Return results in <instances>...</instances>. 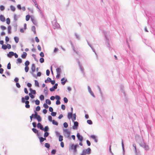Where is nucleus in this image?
Instances as JSON below:
<instances>
[{"label": "nucleus", "instance_id": "64", "mask_svg": "<svg viewBox=\"0 0 155 155\" xmlns=\"http://www.w3.org/2000/svg\"><path fill=\"white\" fill-rule=\"evenodd\" d=\"M6 46H7V48L8 49H9L11 48V46L10 44H8Z\"/></svg>", "mask_w": 155, "mask_h": 155}, {"label": "nucleus", "instance_id": "10", "mask_svg": "<svg viewBox=\"0 0 155 155\" xmlns=\"http://www.w3.org/2000/svg\"><path fill=\"white\" fill-rule=\"evenodd\" d=\"M64 132L68 135V137H69L70 135V131H68V130L66 129L65 130Z\"/></svg>", "mask_w": 155, "mask_h": 155}, {"label": "nucleus", "instance_id": "37", "mask_svg": "<svg viewBox=\"0 0 155 155\" xmlns=\"http://www.w3.org/2000/svg\"><path fill=\"white\" fill-rule=\"evenodd\" d=\"M39 61L41 63H42L44 62V59L43 58H41L40 59Z\"/></svg>", "mask_w": 155, "mask_h": 155}, {"label": "nucleus", "instance_id": "25", "mask_svg": "<svg viewBox=\"0 0 155 155\" xmlns=\"http://www.w3.org/2000/svg\"><path fill=\"white\" fill-rule=\"evenodd\" d=\"M45 146L46 147L48 148H49L50 147V144L48 143H45Z\"/></svg>", "mask_w": 155, "mask_h": 155}, {"label": "nucleus", "instance_id": "4", "mask_svg": "<svg viewBox=\"0 0 155 155\" xmlns=\"http://www.w3.org/2000/svg\"><path fill=\"white\" fill-rule=\"evenodd\" d=\"M37 127L38 128H40L42 130H44V128L42 125L40 123H38L37 124Z\"/></svg>", "mask_w": 155, "mask_h": 155}, {"label": "nucleus", "instance_id": "44", "mask_svg": "<svg viewBox=\"0 0 155 155\" xmlns=\"http://www.w3.org/2000/svg\"><path fill=\"white\" fill-rule=\"evenodd\" d=\"M29 95L30 97L32 98H33L35 97V96L32 95L31 93H29Z\"/></svg>", "mask_w": 155, "mask_h": 155}, {"label": "nucleus", "instance_id": "19", "mask_svg": "<svg viewBox=\"0 0 155 155\" xmlns=\"http://www.w3.org/2000/svg\"><path fill=\"white\" fill-rule=\"evenodd\" d=\"M31 30L34 33H36L35 27V26H33L31 27Z\"/></svg>", "mask_w": 155, "mask_h": 155}, {"label": "nucleus", "instance_id": "29", "mask_svg": "<svg viewBox=\"0 0 155 155\" xmlns=\"http://www.w3.org/2000/svg\"><path fill=\"white\" fill-rule=\"evenodd\" d=\"M29 68L28 66H25V71L26 72L28 71Z\"/></svg>", "mask_w": 155, "mask_h": 155}, {"label": "nucleus", "instance_id": "59", "mask_svg": "<svg viewBox=\"0 0 155 155\" xmlns=\"http://www.w3.org/2000/svg\"><path fill=\"white\" fill-rule=\"evenodd\" d=\"M38 49L39 51H41V48L40 46L38 45L37 46Z\"/></svg>", "mask_w": 155, "mask_h": 155}, {"label": "nucleus", "instance_id": "47", "mask_svg": "<svg viewBox=\"0 0 155 155\" xmlns=\"http://www.w3.org/2000/svg\"><path fill=\"white\" fill-rule=\"evenodd\" d=\"M11 68V65L10 63L8 64L7 65V68L8 69H10Z\"/></svg>", "mask_w": 155, "mask_h": 155}, {"label": "nucleus", "instance_id": "63", "mask_svg": "<svg viewBox=\"0 0 155 155\" xmlns=\"http://www.w3.org/2000/svg\"><path fill=\"white\" fill-rule=\"evenodd\" d=\"M57 86H58V84H56L54 85L53 86V87L54 88V89H56L57 88Z\"/></svg>", "mask_w": 155, "mask_h": 155}, {"label": "nucleus", "instance_id": "57", "mask_svg": "<svg viewBox=\"0 0 155 155\" xmlns=\"http://www.w3.org/2000/svg\"><path fill=\"white\" fill-rule=\"evenodd\" d=\"M56 150H53L51 152V153L53 154H55L56 153Z\"/></svg>", "mask_w": 155, "mask_h": 155}, {"label": "nucleus", "instance_id": "42", "mask_svg": "<svg viewBox=\"0 0 155 155\" xmlns=\"http://www.w3.org/2000/svg\"><path fill=\"white\" fill-rule=\"evenodd\" d=\"M87 123L89 124H92V121L91 120H88L87 121Z\"/></svg>", "mask_w": 155, "mask_h": 155}, {"label": "nucleus", "instance_id": "30", "mask_svg": "<svg viewBox=\"0 0 155 155\" xmlns=\"http://www.w3.org/2000/svg\"><path fill=\"white\" fill-rule=\"evenodd\" d=\"M73 119H72V120L73 121H74V120H75L76 119V115L75 114H74L73 115Z\"/></svg>", "mask_w": 155, "mask_h": 155}, {"label": "nucleus", "instance_id": "49", "mask_svg": "<svg viewBox=\"0 0 155 155\" xmlns=\"http://www.w3.org/2000/svg\"><path fill=\"white\" fill-rule=\"evenodd\" d=\"M64 101L65 103H66L68 102V100L66 97H65L64 98Z\"/></svg>", "mask_w": 155, "mask_h": 155}, {"label": "nucleus", "instance_id": "51", "mask_svg": "<svg viewBox=\"0 0 155 155\" xmlns=\"http://www.w3.org/2000/svg\"><path fill=\"white\" fill-rule=\"evenodd\" d=\"M46 74L47 76H49L50 74V72L49 70H47L46 71Z\"/></svg>", "mask_w": 155, "mask_h": 155}, {"label": "nucleus", "instance_id": "28", "mask_svg": "<svg viewBox=\"0 0 155 155\" xmlns=\"http://www.w3.org/2000/svg\"><path fill=\"white\" fill-rule=\"evenodd\" d=\"M30 18V16L29 15H27L26 16V21H28Z\"/></svg>", "mask_w": 155, "mask_h": 155}, {"label": "nucleus", "instance_id": "1", "mask_svg": "<svg viewBox=\"0 0 155 155\" xmlns=\"http://www.w3.org/2000/svg\"><path fill=\"white\" fill-rule=\"evenodd\" d=\"M91 150L90 148L84 150L83 151L81 155H86V154H89L91 153Z\"/></svg>", "mask_w": 155, "mask_h": 155}, {"label": "nucleus", "instance_id": "9", "mask_svg": "<svg viewBox=\"0 0 155 155\" xmlns=\"http://www.w3.org/2000/svg\"><path fill=\"white\" fill-rule=\"evenodd\" d=\"M72 112H69L68 114V119H70L72 117Z\"/></svg>", "mask_w": 155, "mask_h": 155}, {"label": "nucleus", "instance_id": "16", "mask_svg": "<svg viewBox=\"0 0 155 155\" xmlns=\"http://www.w3.org/2000/svg\"><path fill=\"white\" fill-rule=\"evenodd\" d=\"M44 92L45 94H47L48 92V90L47 87H45L44 90Z\"/></svg>", "mask_w": 155, "mask_h": 155}, {"label": "nucleus", "instance_id": "40", "mask_svg": "<svg viewBox=\"0 0 155 155\" xmlns=\"http://www.w3.org/2000/svg\"><path fill=\"white\" fill-rule=\"evenodd\" d=\"M22 62V60L20 58H18L17 59V63H21Z\"/></svg>", "mask_w": 155, "mask_h": 155}, {"label": "nucleus", "instance_id": "48", "mask_svg": "<svg viewBox=\"0 0 155 155\" xmlns=\"http://www.w3.org/2000/svg\"><path fill=\"white\" fill-rule=\"evenodd\" d=\"M44 107L45 108H48V106L47 104H44L43 105Z\"/></svg>", "mask_w": 155, "mask_h": 155}, {"label": "nucleus", "instance_id": "36", "mask_svg": "<svg viewBox=\"0 0 155 155\" xmlns=\"http://www.w3.org/2000/svg\"><path fill=\"white\" fill-rule=\"evenodd\" d=\"M2 48L4 49V50H5L7 49V46L5 45H3L2 46Z\"/></svg>", "mask_w": 155, "mask_h": 155}, {"label": "nucleus", "instance_id": "12", "mask_svg": "<svg viewBox=\"0 0 155 155\" xmlns=\"http://www.w3.org/2000/svg\"><path fill=\"white\" fill-rule=\"evenodd\" d=\"M36 118L37 120L39 122H41V117L39 115H38V116Z\"/></svg>", "mask_w": 155, "mask_h": 155}, {"label": "nucleus", "instance_id": "58", "mask_svg": "<svg viewBox=\"0 0 155 155\" xmlns=\"http://www.w3.org/2000/svg\"><path fill=\"white\" fill-rule=\"evenodd\" d=\"M48 119L50 121H52V117L50 116H49L48 117Z\"/></svg>", "mask_w": 155, "mask_h": 155}, {"label": "nucleus", "instance_id": "38", "mask_svg": "<svg viewBox=\"0 0 155 155\" xmlns=\"http://www.w3.org/2000/svg\"><path fill=\"white\" fill-rule=\"evenodd\" d=\"M35 102L36 104L37 105H38L39 104L40 101L38 100L37 99L36 100H35Z\"/></svg>", "mask_w": 155, "mask_h": 155}, {"label": "nucleus", "instance_id": "54", "mask_svg": "<svg viewBox=\"0 0 155 155\" xmlns=\"http://www.w3.org/2000/svg\"><path fill=\"white\" fill-rule=\"evenodd\" d=\"M40 56L42 57H43L44 56V54L43 52H41L40 54Z\"/></svg>", "mask_w": 155, "mask_h": 155}, {"label": "nucleus", "instance_id": "18", "mask_svg": "<svg viewBox=\"0 0 155 155\" xmlns=\"http://www.w3.org/2000/svg\"><path fill=\"white\" fill-rule=\"evenodd\" d=\"M51 79L50 78L48 77L47 78V80L45 81V82L46 83H47L48 82H50L51 81Z\"/></svg>", "mask_w": 155, "mask_h": 155}, {"label": "nucleus", "instance_id": "61", "mask_svg": "<svg viewBox=\"0 0 155 155\" xmlns=\"http://www.w3.org/2000/svg\"><path fill=\"white\" fill-rule=\"evenodd\" d=\"M24 92H25V93H26V94H28V92L27 91V88H24Z\"/></svg>", "mask_w": 155, "mask_h": 155}, {"label": "nucleus", "instance_id": "45", "mask_svg": "<svg viewBox=\"0 0 155 155\" xmlns=\"http://www.w3.org/2000/svg\"><path fill=\"white\" fill-rule=\"evenodd\" d=\"M0 9L1 11H2L5 9V7L3 5H1L0 6Z\"/></svg>", "mask_w": 155, "mask_h": 155}, {"label": "nucleus", "instance_id": "27", "mask_svg": "<svg viewBox=\"0 0 155 155\" xmlns=\"http://www.w3.org/2000/svg\"><path fill=\"white\" fill-rule=\"evenodd\" d=\"M39 98H40V100L41 101H43V100H44V97L42 95H40L39 97Z\"/></svg>", "mask_w": 155, "mask_h": 155}, {"label": "nucleus", "instance_id": "60", "mask_svg": "<svg viewBox=\"0 0 155 155\" xmlns=\"http://www.w3.org/2000/svg\"><path fill=\"white\" fill-rule=\"evenodd\" d=\"M60 145L62 147H64V143L63 142H61L60 143Z\"/></svg>", "mask_w": 155, "mask_h": 155}, {"label": "nucleus", "instance_id": "56", "mask_svg": "<svg viewBox=\"0 0 155 155\" xmlns=\"http://www.w3.org/2000/svg\"><path fill=\"white\" fill-rule=\"evenodd\" d=\"M1 28L2 30H5L6 29L5 27L3 25L1 26Z\"/></svg>", "mask_w": 155, "mask_h": 155}, {"label": "nucleus", "instance_id": "2", "mask_svg": "<svg viewBox=\"0 0 155 155\" xmlns=\"http://www.w3.org/2000/svg\"><path fill=\"white\" fill-rule=\"evenodd\" d=\"M78 125V123L77 121L74 122V125L73 126V128L74 129H77Z\"/></svg>", "mask_w": 155, "mask_h": 155}, {"label": "nucleus", "instance_id": "15", "mask_svg": "<svg viewBox=\"0 0 155 155\" xmlns=\"http://www.w3.org/2000/svg\"><path fill=\"white\" fill-rule=\"evenodd\" d=\"M57 74H60L61 69L60 68H58L56 69Z\"/></svg>", "mask_w": 155, "mask_h": 155}, {"label": "nucleus", "instance_id": "55", "mask_svg": "<svg viewBox=\"0 0 155 155\" xmlns=\"http://www.w3.org/2000/svg\"><path fill=\"white\" fill-rule=\"evenodd\" d=\"M61 108L63 110H64L65 109V106L63 104H62L61 106Z\"/></svg>", "mask_w": 155, "mask_h": 155}, {"label": "nucleus", "instance_id": "31", "mask_svg": "<svg viewBox=\"0 0 155 155\" xmlns=\"http://www.w3.org/2000/svg\"><path fill=\"white\" fill-rule=\"evenodd\" d=\"M10 23V20L9 18H7L6 19V23L9 25Z\"/></svg>", "mask_w": 155, "mask_h": 155}, {"label": "nucleus", "instance_id": "23", "mask_svg": "<svg viewBox=\"0 0 155 155\" xmlns=\"http://www.w3.org/2000/svg\"><path fill=\"white\" fill-rule=\"evenodd\" d=\"M63 140V137L62 136L60 135L59 137V140L60 141H62Z\"/></svg>", "mask_w": 155, "mask_h": 155}, {"label": "nucleus", "instance_id": "35", "mask_svg": "<svg viewBox=\"0 0 155 155\" xmlns=\"http://www.w3.org/2000/svg\"><path fill=\"white\" fill-rule=\"evenodd\" d=\"M29 63H30L28 61H26L25 63V66H28L29 65Z\"/></svg>", "mask_w": 155, "mask_h": 155}, {"label": "nucleus", "instance_id": "53", "mask_svg": "<svg viewBox=\"0 0 155 155\" xmlns=\"http://www.w3.org/2000/svg\"><path fill=\"white\" fill-rule=\"evenodd\" d=\"M55 98L57 100H59L61 98L60 96L57 95L55 96Z\"/></svg>", "mask_w": 155, "mask_h": 155}, {"label": "nucleus", "instance_id": "6", "mask_svg": "<svg viewBox=\"0 0 155 155\" xmlns=\"http://www.w3.org/2000/svg\"><path fill=\"white\" fill-rule=\"evenodd\" d=\"M31 70L33 72H34L35 71V64H32L31 67Z\"/></svg>", "mask_w": 155, "mask_h": 155}, {"label": "nucleus", "instance_id": "22", "mask_svg": "<svg viewBox=\"0 0 155 155\" xmlns=\"http://www.w3.org/2000/svg\"><path fill=\"white\" fill-rule=\"evenodd\" d=\"M46 102L49 105L51 103V101L49 99H47L46 100Z\"/></svg>", "mask_w": 155, "mask_h": 155}, {"label": "nucleus", "instance_id": "5", "mask_svg": "<svg viewBox=\"0 0 155 155\" xmlns=\"http://www.w3.org/2000/svg\"><path fill=\"white\" fill-rule=\"evenodd\" d=\"M5 17L2 15H0V20L2 22H4L5 21Z\"/></svg>", "mask_w": 155, "mask_h": 155}, {"label": "nucleus", "instance_id": "17", "mask_svg": "<svg viewBox=\"0 0 155 155\" xmlns=\"http://www.w3.org/2000/svg\"><path fill=\"white\" fill-rule=\"evenodd\" d=\"M31 21H32V22L35 25L36 24V21L35 20L34 18L32 17H31Z\"/></svg>", "mask_w": 155, "mask_h": 155}, {"label": "nucleus", "instance_id": "21", "mask_svg": "<svg viewBox=\"0 0 155 155\" xmlns=\"http://www.w3.org/2000/svg\"><path fill=\"white\" fill-rule=\"evenodd\" d=\"M52 124H54V125H58V123L56 121H55L54 120H52Z\"/></svg>", "mask_w": 155, "mask_h": 155}, {"label": "nucleus", "instance_id": "24", "mask_svg": "<svg viewBox=\"0 0 155 155\" xmlns=\"http://www.w3.org/2000/svg\"><path fill=\"white\" fill-rule=\"evenodd\" d=\"M10 8L12 11H14L15 10V7L12 5L10 6Z\"/></svg>", "mask_w": 155, "mask_h": 155}, {"label": "nucleus", "instance_id": "39", "mask_svg": "<svg viewBox=\"0 0 155 155\" xmlns=\"http://www.w3.org/2000/svg\"><path fill=\"white\" fill-rule=\"evenodd\" d=\"M48 135H49L48 133L46 132H45V133L44 134V136L45 137H47L48 136Z\"/></svg>", "mask_w": 155, "mask_h": 155}, {"label": "nucleus", "instance_id": "52", "mask_svg": "<svg viewBox=\"0 0 155 155\" xmlns=\"http://www.w3.org/2000/svg\"><path fill=\"white\" fill-rule=\"evenodd\" d=\"M35 41L37 43H38L39 42V39L38 38V37H35Z\"/></svg>", "mask_w": 155, "mask_h": 155}, {"label": "nucleus", "instance_id": "14", "mask_svg": "<svg viewBox=\"0 0 155 155\" xmlns=\"http://www.w3.org/2000/svg\"><path fill=\"white\" fill-rule=\"evenodd\" d=\"M14 39L16 43H18L19 41V39L18 37H15L14 38Z\"/></svg>", "mask_w": 155, "mask_h": 155}, {"label": "nucleus", "instance_id": "8", "mask_svg": "<svg viewBox=\"0 0 155 155\" xmlns=\"http://www.w3.org/2000/svg\"><path fill=\"white\" fill-rule=\"evenodd\" d=\"M61 84L63 85H64L67 81V80L65 79L64 78H63L61 79Z\"/></svg>", "mask_w": 155, "mask_h": 155}, {"label": "nucleus", "instance_id": "11", "mask_svg": "<svg viewBox=\"0 0 155 155\" xmlns=\"http://www.w3.org/2000/svg\"><path fill=\"white\" fill-rule=\"evenodd\" d=\"M14 53L13 52L11 51L9 52L8 54V56L9 57H11L12 56H13L14 55Z\"/></svg>", "mask_w": 155, "mask_h": 155}, {"label": "nucleus", "instance_id": "26", "mask_svg": "<svg viewBox=\"0 0 155 155\" xmlns=\"http://www.w3.org/2000/svg\"><path fill=\"white\" fill-rule=\"evenodd\" d=\"M49 130L48 127V126H45L44 128V130L45 132L48 131Z\"/></svg>", "mask_w": 155, "mask_h": 155}, {"label": "nucleus", "instance_id": "62", "mask_svg": "<svg viewBox=\"0 0 155 155\" xmlns=\"http://www.w3.org/2000/svg\"><path fill=\"white\" fill-rule=\"evenodd\" d=\"M44 141L43 140V138L42 137H41L40 138V142L41 143Z\"/></svg>", "mask_w": 155, "mask_h": 155}, {"label": "nucleus", "instance_id": "50", "mask_svg": "<svg viewBox=\"0 0 155 155\" xmlns=\"http://www.w3.org/2000/svg\"><path fill=\"white\" fill-rule=\"evenodd\" d=\"M56 113L55 112H52L51 115L53 116H55L56 115Z\"/></svg>", "mask_w": 155, "mask_h": 155}, {"label": "nucleus", "instance_id": "3", "mask_svg": "<svg viewBox=\"0 0 155 155\" xmlns=\"http://www.w3.org/2000/svg\"><path fill=\"white\" fill-rule=\"evenodd\" d=\"M77 136L78 140H79L81 142L83 140V137L82 136H81L79 133H77Z\"/></svg>", "mask_w": 155, "mask_h": 155}, {"label": "nucleus", "instance_id": "46", "mask_svg": "<svg viewBox=\"0 0 155 155\" xmlns=\"http://www.w3.org/2000/svg\"><path fill=\"white\" fill-rule=\"evenodd\" d=\"M40 110V107L39 106H38L36 108V111H39Z\"/></svg>", "mask_w": 155, "mask_h": 155}, {"label": "nucleus", "instance_id": "20", "mask_svg": "<svg viewBox=\"0 0 155 155\" xmlns=\"http://www.w3.org/2000/svg\"><path fill=\"white\" fill-rule=\"evenodd\" d=\"M32 130L35 133L38 134V131L36 129L33 128L32 129Z\"/></svg>", "mask_w": 155, "mask_h": 155}, {"label": "nucleus", "instance_id": "33", "mask_svg": "<svg viewBox=\"0 0 155 155\" xmlns=\"http://www.w3.org/2000/svg\"><path fill=\"white\" fill-rule=\"evenodd\" d=\"M11 27L10 26H9L8 27V34L11 33Z\"/></svg>", "mask_w": 155, "mask_h": 155}, {"label": "nucleus", "instance_id": "34", "mask_svg": "<svg viewBox=\"0 0 155 155\" xmlns=\"http://www.w3.org/2000/svg\"><path fill=\"white\" fill-rule=\"evenodd\" d=\"M89 92L91 94L92 96H93V97H94V94L92 92V91H91V89H90V88L89 89Z\"/></svg>", "mask_w": 155, "mask_h": 155}, {"label": "nucleus", "instance_id": "41", "mask_svg": "<svg viewBox=\"0 0 155 155\" xmlns=\"http://www.w3.org/2000/svg\"><path fill=\"white\" fill-rule=\"evenodd\" d=\"M31 91V93L32 94H36V91L35 90H32L30 89Z\"/></svg>", "mask_w": 155, "mask_h": 155}, {"label": "nucleus", "instance_id": "7", "mask_svg": "<svg viewBox=\"0 0 155 155\" xmlns=\"http://www.w3.org/2000/svg\"><path fill=\"white\" fill-rule=\"evenodd\" d=\"M27 55V54L25 52H23V54H22L21 56V58L23 59H25Z\"/></svg>", "mask_w": 155, "mask_h": 155}, {"label": "nucleus", "instance_id": "13", "mask_svg": "<svg viewBox=\"0 0 155 155\" xmlns=\"http://www.w3.org/2000/svg\"><path fill=\"white\" fill-rule=\"evenodd\" d=\"M32 115L35 118H36L37 117V116H38V115L37 113L35 111V114H32Z\"/></svg>", "mask_w": 155, "mask_h": 155}, {"label": "nucleus", "instance_id": "43", "mask_svg": "<svg viewBox=\"0 0 155 155\" xmlns=\"http://www.w3.org/2000/svg\"><path fill=\"white\" fill-rule=\"evenodd\" d=\"M63 125H64V127L65 128L67 127L68 126V124L66 122L64 123Z\"/></svg>", "mask_w": 155, "mask_h": 155}, {"label": "nucleus", "instance_id": "32", "mask_svg": "<svg viewBox=\"0 0 155 155\" xmlns=\"http://www.w3.org/2000/svg\"><path fill=\"white\" fill-rule=\"evenodd\" d=\"M35 84L36 86H37L38 87H39V83H38V81H37L36 80L35 81Z\"/></svg>", "mask_w": 155, "mask_h": 155}]
</instances>
